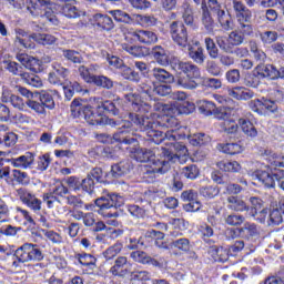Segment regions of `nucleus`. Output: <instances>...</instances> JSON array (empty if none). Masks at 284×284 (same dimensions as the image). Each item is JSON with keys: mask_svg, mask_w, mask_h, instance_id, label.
<instances>
[{"mask_svg": "<svg viewBox=\"0 0 284 284\" xmlns=\"http://www.w3.org/2000/svg\"><path fill=\"white\" fill-rule=\"evenodd\" d=\"M206 50L212 59H216L219 57V49L216 48V43L212 38H205Z\"/></svg>", "mask_w": 284, "mask_h": 284, "instance_id": "nucleus-56", "label": "nucleus"}, {"mask_svg": "<svg viewBox=\"0 0 284 284\" xmlns=\"http://www.w3.org/2000/svg\"><path fill=\"white\" fill-rule=\"evenodd\" d=\"M17 60L24 65L31 72H41V62L39 59L30 57L26 53H20L17 55Z\"/></svg>", "mask_w": 284, "mask_h": 284, "instance_id": "nucleus-19", "label": "nucleus"}, {"mask_svg": "<svg viewBox=\"0 0 284 284\" xmlns=\"http://www.w3.org/2000/svg\"><path fill=\"white\" fill-rule=\"evenodd\" d=\"M239 125L241 126L242 132L246 134V136H250L251 139H255V136H258V131L256 130V126L252 124V122L245 119H240Z\"/></svg>", "mask_w": 284, "mask_h": 284, "instance_id": "nucleus-34", "label": "nucleus"}, {"mask_svg": "<svg viewBox=\"0 0 284 284\" xmlns=\"http://www.w3.org/2000/svg\"><path fill=\"white\" fill-rule=\"evenodd\" d=\"M154 110L161 114L164 128L176 130L179 128V120L175 116H179V114H192L196 110V105L190 99L173 104L156 102Z\"/></svg>", "mask_w": 284, "mask_h": 284, "instance_id": "nucleus-4", "label": "nucleus"}, {"mask_svg": "<svg viewBox=\"0 0 284 284\" xmlns=\"http://www.w3.org/2000/svg\"><path fill=\"white\" fill-rule=\"evenodd\" d=\"M62 13L69 19H77L81 17V14H85V12L79 11V9H77V7H74L72 3H65L62 7Z\"/></svg>", "mask_w": 284, "mask_h": 284, "instance_id": "nucleus-42", "label": "nucleus"}, {"mask_svg": "<svg viewBox=\"0 0 284 284\" xmlns=\"http://www.w3.org/2000/svg\"><path fill=\"white\" fill-rule=\"evenodd\" d=\"M252 178L254 181H258L265 187H274L276 182L274 181V175L265 170H256L253 172Z\"/></svg>", "mask_w": 284, "mask_h": 284, "instance_id": "nucleus-24", "label": "nucleus"}, {"mask_svg": "<svg viewBox=\"0 0 284 284\" xmlns=\"http://www.w3.org/2000/svg\"><path fill=\"white\" fill-rule=\"evenodd\" d=\"M225 221L227 225L236 226V225H242L243 221H245V217L239 214H231L226 217Z\"/></svg>", "mask_w": 284, "mask_h": 284, "instance_id": "nucleus-64", "label": "nucleus"}, {"mask_svg": "<svg viewBox=\"0 0 284 284\" xmlns=\"http://www.w3.org/2000/svg\"><path fill=\"white\" fill-rule=\"evenodd\" d=\"M91 26H98L102 30H112L114 28V22L109 16L97 13L89 19Z\"/></svg>", "mask_w": 284, "mask_h": 284, "instance_id": "nucleus-20", "label": "nucleus"}, {"mask_svg": "<svg viewBox=\"0 0 284 284\" xmlns=\"http://www.w3.org/2000/svg\"><path fill=\"white\" fill-rule=\"evenodd\" d=\"M250 108L253 112H256L261 115L274 113L276 112V110H278V105H276V102L267 99L252 100L250 102Z\"/></svg>", "mask_w": 284, "mask_h": 284, "instance_id": "nucleus-11", "label": "nucleus"}, {"mask_svg": "<svg viewBox=\"0 0 284 284\" xmlns=\"http://www.w3.org/2000/svg\"><path fill=\"white\" fill-rule=\"evenodd\" d=\"M171 37L178 45L185 48L187 45V29L181 22H173L171 24Z\"/></svg>", "mask_w": 284, "mask_h": 284, "instance_id": "nucleus-13", "label": "nucleus"}, {"mask_svg": "<svg viewBox=\"0 0 284 284\" xmlns=\"http://www.w3.org/2000/svg\"><path fill=\"white\" fill-rule=\"evenodd\" d=\"M172 92V89L168 84H160L154 87L152 90H145L141 93V95L136 93H129L125 95V101L131 104L133 112V119L139 116L140 119H144L148 121H159L158 119L161 116V113H151L152 105L145 101H152V94H158L159 97H168ZM145 99V101L143 100Z\"/></svg>", "mask_w": 284, "mask_h": 284, "instance_id": "nucleus-2", "label": "nucleus"}, {"mask_svg": "<svg viewBox=\"0 0 284 284\" xmlns=\"http://www.w3.org/2000/svg\"><path fill=\"white\" fill-rule=\"evenodd\" d=\"M121 250H123V243L116 242L115 244L108 247L103 252V256L106 261H112V258H114V257L119 256V254H121Z\"/></svg>", "mask_w": 284, "mask_h": 284, "instance_id": "nucleus-40", "label": "nucleus"}, {"mask_svg": "<svg viewBox=\"0 0 284 284\" xmlns=\"http://www.w3.org/2000/svg\"><path fill=\"white\" fill-rule=\"evenodd\" d=\"M219 8H220L219 1L202 2V10H203L202 22L204 28H206V30H212L214 26V20H212V14H210V12H215L214 10Z\"/></svg>", "mask_w": 284, "mask_h": 284, "instance_id": "nucleus-16", "label": "nucleus"}, {"mask_svg": "<svg viewBox=\"0 0 284 284\" xmlns=\"http://www.w3.org/2000/svg\"><path fill=\"white\" fill-rule=\"evenodd\" d=\"M54 97H59V92L57 90L44 91L40 93V102L47 110H54Z\"/></svg>", "mask_w": 284, "mask_h": 284, "instance_id": "nucleus-28", "label": "nucleus"}, {"mask_svg": "<svg viewBox=\"0 0 284 284\" xmlns=\"http://www.w3.org/2000/svg\"><path fill=\"white\" fill-rule=\"evenodd\" d=\"M11 176H12V180L16 181L17 183H20L21 185H27L28 183V173L26 172H22L20 170H12L11 172Z\"/></svg>", "mask_w": 284, "mask_h": 284, "instance_id": "nucleus-53", "label": "nucleus"}, {"mask_svg": "<svg viewBox=\"0 0 284 284\" xmlns=\"http://www.w3.org/2000/svg\"><path fill=\"white\" fill-rule=\"evenodd\" d=\"M94 179L89 174L82 182H80V187L84 192H88V194H91V192L94 190Z\"/></svg>", "mask_w": 284, "mask_h": 284, "instance_id": "nucleus-61", "label": "nucleus"}, {"mask_svg": "<svg viewBox=\"0 0 284 284\" xmlns=\"http://www.w3.org/2000/svg\"><path fill=\"white\" fill-rule=\"evenodd\" d=\"M77 258L80 265H84L85 267H90V265H95L97 257L91 254H78Z\"/></svg>", "mask_w": 284, "mask_h": 284, "instance_id": "nucleus-52", "label": "nucleus"}, {"mask_svg": "<svg viewBox=\"0 0 284 284\" xmlns=\"http://www.w3.org/2000/svg\"><path fill=\"white\" fill-rule=\"evenodd\" d=\"M131 170L132 162H130V160H124L111 166V176H113V179H121V176L129 174Z\"/></svg>", "mask_w": 284, "mask_h": 284, "instance_id": "nucleus-22", "label": "nucleus"}, {"mask_svg": "<svg viewBox=\"0 0 284 284\" xmlns=\"http://www.w3.org/2000/svg\"><path fill=\"white\" fill-rule=\"evenodd\" d=\"M240 232L243 234V236L250 239V236H256V234H258V229L255 226V224L245 223Z\"/></svg>", "mask_w": 284, "mask_h": 284, "instance_id": "nucleus-55", "label": "nucleus"}, {"mask_svg": "<svg viewBox=\"0 0 284 284\" xmlns=\"http://www.w3.org/2000/svg\"><path fill=\"white\" fill-rule=\"evenodd\" d=\"M209 254L214 261L225 263V261H227L230 256V251H227V248L223 246H211L209 250Z\"/></svg>", "mask_w": 284, "mask_h": 284, "instance_id": "nucleus-27", "label": "nucleus"}, {"mask_svg": "<svg viewBox=\"0 0 284 284\" xmlns=\"http://www.w3.org/2000/svg\"><path fill=\"white\" fill-rule=\"evenodd\" d=\"M181 174L182 176H185V179L194 181V179L199 178V166L194 164L184 166L181 171Z\"/></svg>", "mask_w": 284, "mask_h": 284, "instance_id": "nucleus-48", "label": "nucleus"}, {"mask_svg": "<svg viewBox=\"0 0 284 284\" xmlns=\"http://www.w3.org/2000/svg\"><path fill=\"white\" fill-rule=\"evenodd\" d=\"M63 57H65L68 61H72V63H81L83 61L81 54L74 50H64Z\"/></svg>", "mask_w": 284, "mask_h": 284, "instance_id": "nucleus-59", "label": "nucleus"}, {"mask_svg": "<svg viewBox=\"0 0 284 284\" xmlns=\"http://www.w3.org/2000/svg\"><path fill=\"white\" fill-rule=\"evenodd\" d=\"M90 104L83 100L75 99L71 102V114L74 119H84L89 125H100L103 121L101 113H94L97 110H105L114 112V103L110 101L103 102L101 98H91Z\"/></svg>", "mask_w": 284, "mask_h": 284, "instance_id": "nucleus-3", "label": "nucleus"}, {"mask_svg": "<svg viewBox=\"0 0 284 284\" xmlns=\"http://www.w3.org/2000/svg\"><path fill=\"white\" fill-rule=\"evenodd\" d=\"M227 94L231 99H235L236 101H247L254 97V92L245 87L227 88Z\"/></svg>", "mask_w": 284, "mask_h": 284, "instance_id": "nucleus-17", "label": "nucleus"}, {"mask_svg": "<svg viewBox=\"0 0 284 284\" xmlns=\"http://www.w3.org/2000/svg\"><path fill=\"white\" fill-rule=\"evenodd\" d=\"M11 165L13 168H19L20 170H30L34 165V154L28 152L24 155L14 158L11 160Z\"/></svg>", "mask_w": 284, "mask_h": 284, "instance_id": "nucleus-21", "label": "nucleus"}, {"mask_svg": "<svg viewBox=\"0 0 284 284\" xmlns=\"http://www.w3.org/2000/svg\"><path fill=\"white\" fill-rule=\"evenodd\" d=\"M120 70L123 79H126L128 81H139V74L132 70V68L122 64Z\"/></svg>", "mask_w": 284, "mask_h": 284, "instance_id": "nucleus-51", "label": "nucleus"}, {"mask_svg": "<svg viewBox=\"0 0 284 284\" xmlns=\"http://www.w3.org/2000/svg\"><path fill=\"white\" fill-rule=\"evenodd\" d=\"M16 39L20 45L23 48H34L36 43H40V45H52L57 43V37L47 33H33L28 36V33L23 29L16 30Z\"/></svg>", "mask_w": 284, "mask_h": 284, "instance_id": "nucleus-6", "label": "nucleus"}, {"mask_svg": "<svg viewBox=\"0 0 284 284\" xmlns=\"http://www.w3.org/2000/svg\"><path fill=\"white\" fill-rule=\"evenodd\" d=\"M258 74L264 79H278V69L273 64H266L260 69Z\"/></svg>", "mask_w": 284, "mask_h": 284, "instance_id": "nucleus-41", "label": "nucleus"}, {"mask_svg": "<svg viewBox=\"0 0 284 284\" xmlns=\"http://www.w3.org/2000/svg\"><path fill=\"white\" fill-rule=\"evenodd\" d=\"M217 109L216 110V104H214L212 101H207V100H201L199 102V111L201 112V114H204V116H212V114H215V119H216V113L219 112Z\"/></svg>", "mask_w": 284, "mask_h": 284, "instance_id": "nucleus-31", "label": "nucleus"}, {"mask_svg": "<svg viewBox=\"0 0 284 284\" xmlns=\"http://www.w3.org/2000/svg\"><path fill=\"white\" fill-rule=\"evenodd\" d=\"M243 34L239 32V30H235L229 34V37L220 36L216 38V43L221 50L224 52H232V48L234 45H241L244 41Z\"/></svg>", "mask_w": 284, "mask_h": 284, "instance_id": "nucleus-10", "label": "nucleus"}, {"mask_svg": "<svg viewBox=\"0 0 284 284\" xmlns=\"http://www.w3.org/2000/svg\"><path fill=\"white\" fill-rule=\"evenodd\" d=\"M220 152H223L224 154H241L243 152V145L239 143H221L219 144Z\"/></svg>", "mask_w": 284, "mask_h": 284, "instance_id": "nucleus-35", "label": "nucleus"}, {"mask_svg": "<svg viewBox=\"0 0 284 284\" xmlns=\"http://www.w3.org/2000/svg\"><path fill=\"white\" fill-rule=\"evenodd\" d=\"M26 103L28 108H30V110H33V112H36L40 116H45V114H48V111H45V106L42 104V102L28 100Z\"/></svg>", "mask_w": 284, "mask_h": 284, "instance_id": "nucleus-49", "label": "nucleus"}, {"mask_svg": "<svg viewBox=\"0 0 284 284\" xmlns=\"http://www.w3.org/2000/svg\"><path fill=\"white\" fill-rule=\"evenodd\" d=\"M226 207L233 212H245L248 210L247 203L239 195H230L226 199Z\"/></svg>", "mask_w": 284, "mask_h": 284, "instance_id": "nucleus-25", "label": "nucleus"}, {"mask_svg": "<svg viewBox=\"0 0 284 284\" xmlns=\"http://www.w3.org/2000/svg\"><path fill=\"white\" fill-rule=\"evenodd\" d=\"M131 278L133 281H140V283H145V281H150V272L148 271L132 272Z\"/></svg>", "mask_w": 284, "mask_h": 284, "instance_id": "nucleus-63", "label": "nucleus"}, {"mask_svg": "<svg viewBox=\"0 0 284 284\" xmlns=\"http://www.w3.org/2000/svg\"><path fill=\"white\" fill-rule=\"evenodd\" d=\"M125 203V199L119 194H108L104 196H101L95 200V205L100 207L99 214H102V216H109V219H113L116 216V213H103L105 210H110L111 207H121Z\"/></svg>", "mask_w": 284, "mask_h": 284, "instance_id": "nucleus-8", "label": "nucleus"}, {"mask_svg": "<svg viewBox=\"0 0 284 284\" xmlns=\"http://www.w3.org/2000/svg\"><path fill=\"white\" fill-rule=\"evenodd\" d=\"M146 236H149L150 239H154L155 245L158 247H163V243H161L160 241H163V239H165V234H163L161 231H148Z\"/></svg>", "mask_w": 284, "mask_h": 284, "instance_id": "nucleus-60", "label": "nucleus"}, {"mask_svg": "<svg viewBox=\"0 0 284 284\" xmlns=\"http://www.w3.org/2000/svg\"><path fill=\"white\" fill-rule=\"evenodd\" d=\"M219 170L222 172H240L241 171V164L236 161H221L217 163Z\"/></svg>", "mask_w": 284, "mask_h": 284, "instance_id": "nucleus-38", "label": "nucleus"}, {"mask_svg": "<svg viewBox=\"0 0 284 284\" xmlns=\"http://www.w3.org/2000/svg\"><path fill=\"white\" fill-rule=\"evenodd\" d=\"M51 159H50V154L45 153L41 156L38 158V170H40V172H45V170H48V168H50V163H51Z\"/></svg>", "mask_w": 284, "mask_h": 284, "instance_id": "nucleus-58", "label": "nucleus"}, {"mask_svg": "<svg viewBox=\"0 0 284 284\" xmlns=\"http://www.w3.org/2000/svg\"><path fill=\"white\" fill-rule=\"evenodd\" d=\"M261 156L264 161H267L268 168L271 170H276V168H284V155L283 153H276L270 149L261 151Z\"/></svg>", "mask_w": 284, "mask_h": 284, "instance_id": "nucleus-15", "label": "nucleus"}, {"mask_svg": "<svg viewBox=\"0 0 284 284\" xmlns=\"http://www.w3.org/2000/svg\"><path fill=\"white\" fill-rule=\"evenodd\" d=\"M121 48H122V50H124V52H128L132 57H143V48H141L139 45L122 43Z\"/></svg>", "mask_w": 284, "mask_h": 284, "instance_id": "nucleus-50", "label": "nucleus"}, {"mask_svg": "<svg viewBox=\"0 0 284 284\" xmlns=\"http://www.w3.org/2000/svg\"><path fill=\"white\" fill-rule=\"evenodd\" d=\"M262 43H274L278 39V33L276 31H265L260 34Z\"/></svg>", "mask_w": 284, "mask_h": 284, "instance_id": "nucleus-57", "label": "nucleus"}, {"mask_svg": "<svg viewBox=\"0 0 284 284\" xmlns=\"http://www.w3.org/2000/svg\"><path fill=\"white\" fill-rule=\"evenodd\" d=\"M283 223V212L278 210V207H275L270 211L268 213V225H281Z\"/></svg>", "mask_w": 284, "mask_h": 284, "instance_id": "nucleus-44", "label": "nucleus"}, {"mask_svg": "<svg viewBox=\"0 0 284 284\" xmlns=\"http://www.w3.org/2000/svg\"><path fill=\"white\" fill-rule=\"evenodd\" d=\"M189 55L195 61V63H203L205 55L203 54V48L195 44L189 48Z\"/></svg>", "mask_w": 284, "mask_h": 284, "instance_id": "nucleus-45", "label": "nucleus"}, {"mask_svg": "<svg viewBox=\"0 0 284 284\" xmlns=\"http://www.w3.org/2000/svg\"><path fill=\"white\" fill-rule=\"evenodd\" d=\"M17 194L22 201V203L33 210V212L41 211V200H39L34 194L28 192L26 189H18Z\"/></svg>", "mask_w": 284, "mask_h": 284, "instance_id": "nucleus-14", "label": "nucleus"}, {"mask_svg": "<svg viewBox=\"0 0 284 284\" xmlns=\"http://www.w3.org/2000/svg\"><path fill=\"white\" fill-rule=\"evenodd\" d=\"M153 59H155L156 63L160 65H169L170 57L168 55V51L163 49L161 45H155L152 49Z\"/></svg>", "mask_w": 284, "mask_h": 284, "instance_id": "nucleus-30", "label": "nucleus"}, {"mask_svg": "<svg viewBox=\"0 0 284 284\" xmlns=\"http://www.w3.org/2000/svg\"><path fill=\"white\" fill-rule=\"evenodd\" d=\"M16 257L19 263H30V243H26L16 250Z\"/></svg>", "mask_w": 284, "mask_h": 284, "instance_id": "nucleus-39", "label": "nucleus"}, {"mask_svg": "<svg viewBox=\"0 0 284 284\" xmlns=\"http://www.w3.org/2000/svg\"><path fill=\"white\" fill-rule=\"evenodd\" d=\"M39 261H43V252H41V248L37 244L29 243V263H37Z\"/></svg>", "mask_w": 284, "mask_h": 284, "instance_id": "nucleus-43", "label": "nucleus"}, {"mask_svg": "<svg viewBox=\"0 0 284 284\" xmlns=\"http://www.w3.org/2000/svg\"><path fill=\"white\" fill-rule=\"evenodd\" d=\"M123 268L128 274L129 272H132V264L128 261V257L119 256L115 260V264L110 268V272L113 274V276H119L122 274Z\"/></svg>", "mask_w": 284, "mask_h": 284, "instance_id": "nucleus-23", "label": "nucleus"}, {"mask_svg": "<svg viewBox=\"0 0 284 284\" xmlns=\"http://www.w3.org/2000/svg\"><path fill=\"white\" fill-rule=\"evenodd\" d=\"M131 258L136 263H142V265H159L156 260H152V257L148 256V253L143 251H133L131 253Z\"/></svg>", "mask_w": 284, "mask_h": 284, "instance_id": "nucleus-32", "label": "nucleus"}, {"mask_svg": "<svg viewBox=\"0 0 284 284\" xmlns=\"http://www.w3.org/2000/svg\"><path fill=\"white\" fill-rule=\"evenodd\" d=\"M53 70L55 72L49 73V83H51L52 85H63L64 82L62 79H65L68 77V69L54 63Z\"/></svg>", "mask_w": 284, "mask_h": 284, "instance_id": "nucleus-18", "label": "nucleus"}, {"mask_svg": "<svg viewBox=\"0 0 284 284\" xmlns=\"http://www.w3.org/2000/svg\"><path fill=\"white\" fill-rule=\"evenodd\" d=\"M172 68L178 74H183L178 77V85H180V88H184L185 90H194V88H196V81H194V79L201 78L199 67L190 62L175 60L172 62Z\"/></svg>", "mask_w": 284, "mask_h": 284, "instance_id": "nucleus-5", "label": "nucleus"}, {"mask_svg": "<svg viewBox=\"0 0 284 284\" xmlns=\"http://www.w3.org/2000/svg\"><path fill=\"white\" fill-rule=\"evenodd\" d=\"M153 77L155 81H159L160 83H173L174 77L170 74L165 69L161 68H154L153 69Z\"/></svg>", "mask_w": 284, "mask_h": 284, "instance_id": "nucleus-33", "label": "nucleus"}, {"mask_svg": "<svg viewBox=\"0 0 284 284\" xmlns=\"http://www.w3.org/2000/svg\"><path fill=\"white\" fill-rule=\"evenodd\" d=\"M221 190L216 186H205L200 190V194L204 196V199H214L215 196H219V193Z\"/></svg>", "mask_w": 284, "mask_h": 284, "instance_id": "nucleus-54", "label": "nucleus"}, {"mask_svg": "<svg viewBox=\"0 0 284 284\" xmlns=\"http://www.w3.org/2000/svg\"><path fill=\"white\" fill-rule=\"evenodd\" d=\"M172 130H174L175 132H173V134H176L178 136L175 138V141L179 139H185V136H187L189 143L191 145H205V143H207L210 141V138H207V135L203 134V133H195L193 135H187L185 134V128L183 126H179L176 129H170L168 132H172Z\"/></svg>", "mask_w": 284, "mask_h": 284, "instance_id": "nucleus-12", "label": "nucleus"}, {"mask_svg": "<svg viewBox=\"0 0 284 284\" xmlns=\"http://www.w3.org/2000/svg\"><path fill=\"white\" fill-rule=\"evenodd\" d=\"M171 246L176 247L178 250H181L182 252H189L190 251V240H187V239L175 240L171 243Z\"/></svg>", "mask_w": 284, "mask_h": 284, "instance_id": "nucleus-62", "label": "nucleus"}, {"mask_svg": "<svg viewBox=\"0 0 284 284\" xmlns=\"http://www.w3.org/2000/svg\"><path fill=\"white\" fill-rule=\"evenodd\" d=\"M233 8L236 12V19L240 23L237 32H240L243 38L250 37V34L254 32V29H252V26L245 23H250V19H252V12L248 11V9H246L241 1H235Z\"/></svg>", "mask_w": 284, "mask_h": 284, "instance_id": "nucleus-7", "label": "nucleus"}, {"mask_svg": "<svg viewBox=\"0 0 284 284\" xmlns=\"http://www.w3.org/2000/svg\"><path fill=\"white\" fill-rule=\"evenodd\" d=\"M140 132H144L156 145L164 143L161 150L158 149H143L139 146V141L135 138H130L128 134L132 132V123ZM129 120H112L109 119V125L118 128V132L113 135V141L118 143H124L129 145V150L132 159H135L139 163H149L145 168L146 174H165L170 170V163H187V148L176 142L175 130L166 131L163 135L159 129L160 121H154V118H140L133 113L129 114Z\"/></svg>", "mask_w": 284, "mask_h": 284, "instance_id": "nucleus-1", "label": "nucleus"}, {"mask_svg": "<svg viewBox=\"0 0 284 284\" xmlns=\"http://www.w3.org/2000/svg\"><path fill=\"white\" fill-rule=\"evenodd\" d=\"M136 26H142V28H150L156 26V18L150 16L133 14V22Z\"/></svg>", "mask_w": 284, "mask_h": 284, "instance_id": "nucleus-36", "label": "nucleus"}, {"mask_svg": "<svg viewBox=\"0 0 284 284\" xmlns=\"http://www.w3.org/2000/svg\"><path fill=\"white\" fill-rule=\"evenodd\" d=\"M91 83L98 85L99 88H106V90H110V88H113L114 85V82H112V80L105 75H94Z\"/></svg>", "mask_w": 284, "mask_h": 284, "instance_id": "nucleus-47", "label": "nucleus"}, {"mask_svg": "<svg viewBox=\"0 0 284 284\" xmlns=\"http://www.w3.org/2000/svg\"><path fill=\"white\" fill-rule=\"evenodd\" d=\"M109 13L112 14V17L121 23H133L134 21V16L130 17V14L121 11V10H112L109 11Z\"/></svg>", "mask_w": 284, "mask_h": 284, "instance_id": "nucleus-46", "label": "nucleus"}, {"mask_svg": "<svg viewBox=\"0 0 284 284\" xmlns=\"http://www.w3.org/2000/svg\"><path fill=\"white\" fill-rule=\"evenodd\" d=\"M64 95L68 101L74 97V92H81V84L79 82L65 81L63 84Z\"/></svg>", "mask_w": 284, "mask_h": 284, "instance_id": "nucleus-37", "label": "nucleus"}, {"mask_svg": "<svg viewBox=\"0 0 284 284\" xmlns=\"http://www.w3.org/2000/svg\"><path fill=\"white\" fill-rule=\"evenodd\" d=\"M214 12H217L219 23L224 30H232V28H234L232 16L226 13L225 10L221 9V4L220 8L214 9Z\"/></svg>", "mask_w": 284, "mask_h": 284, "instance_id": "nucleus-29", "label": "nucleus"}, {"mask_svg": "<svg viewBox=\"0 0 284 284\" xmlns=\"http://www.w3.org/2000/svg\"><path fill=\"white\" fill-rule=\"evenodd\" d=\"M232 109L231 108H220L219 112L216 113V119L223 121L222 130L225 134H236L239 132V124L234 121L232 116Z\"/></svg>", "mask_w": 284, "mask_h": 284, "instance_id": "nucleus-9", "label": "nucleus"}, {"mask_svg": "<svg viewBox=\"0 0 284 284\" xmlns=\"http://www.w3.org/2000/svg\"><path fill=\"white\" fill-rule=\"evenodd\" d=\"M131 34L132 37L138 39L140 43L151 44V43H156V41H159V37H156V33L152 31L139 30V31H133Z\"/></svg>", "mask_w": 284, "mask_h": 284, "instance_id": "nucleus-26", "label": "nucleus"}]
</instances>
